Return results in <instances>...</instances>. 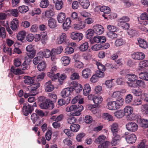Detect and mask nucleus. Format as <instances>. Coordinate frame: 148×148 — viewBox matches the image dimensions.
<instances>
[{
	"instance_id": "nucleus-1",
	"label": "nucleus",
	"mask_w": 148,
	"mask_h": 148,
	"mask_svg": "<svg viewBox=\"0 0 148 148\" xmlns=\"http://www.w3.org/2000/svg\"><path fill=\"white\" fill-rule=\"evenodd\" d=\"M83 107L81 104H78L77 105L73 104L67 106L66 108V110L68 112L74 111L75 112L73 113V115L78 116L81 114V112L83 110Z\"/></svg>"
},
{
	"instance_id": "nucleus-2",
	"label": "nucleus",
	"mask_w": 148,
	"mask_h": 148,
	"mask_svg": "<svg viewBox=\"0 0 148 148\" xmlns=\"http://www.w3.org/2000/svg\"><path fill=\"white\" fill-rule=\"evenodd\" d=\"M106 137L103 135H100L95 140V142L99 144L98 148H106L108 147L110 144L108 141H104Z\"/></svg>"
},
{
	"instance_id": "nucleus-3",
	"label": "nucleus",
	"mask_w": 148,
	"mask_h": 148,
	"mask_svg": "<svg viewBox=\"0 0 148 148\" xmlns=\"http://www.w3.org/2000/svg\"><path fill=\"white\" fill-rule=\"evenodd\" d=\"M36 107V102H34L33 105H30L27 103L24 104L23 108V113L25 116H27L29 114H31L34 109V107Z\"/></svg>"
},
{
	"instance_id": "nucleus-4",
	"label": "nucleus",
	"mask_w": 148,
	"mask_h": 148,
	"mask_svg": "<svg viewBox=\"0 0 148 148\" xmlns=\"http://www.w3.org/2000/svg\"><path fill=\"white\" fill-rule=\"evenodd\" d=\"M40 107L42 109H51L53 108V104L50 100L47 99L45 101L41 102L40 104Z\"/></svg>"
},
{
	"instance_id": "nucleus-5",
	"label": "nucleus",
	"mask_w": 148,
	"mask_h": 148,
	"mask_svg": "<svg viewBox=\"0 0 148 148\" xmlns=\"http://www.w3.org/2000/svg\"><path fill=\"white\" fill-rule=\"evenodd\" d=\"M114 136L111 141L112 146H115L120 141V136L117 134L118 130H111Z\"/></svg>"
},
{
	"instance_id": "nucleus-6",
	"label": "nucleus",
	"mask_w": 148,
	"mask_h": 148,
	"mask_svg": "<svg viewBox=\"0 0 148 148\" xmlns=\"http://www.w3.org/2000/svg\"><path fill=\"white\" fill-rule=\"evenodd\" d=\"M70 36L72 39L79 42L83 39L84 36L82 33L73 32L71 34Z\"/></svg>"
},
{
	"instance_id": "nucleus-7",
	"label": "nucleus",
	"mask_w": 148,
	"mask_h": 148,
	"mask_svg": "<svg viewBox=\"0 0 148 148\" xmlns=\"http://www.w3.org/2000/svg\"><path fill=\"white\" fill-rule=\"evenodd\" d=\"M132 57L135 60H140L143 59L145 58V55L143 53L136 52L133 53L132 54Z\"/></svg>"
},
{
	"instance_id": "nucleus-8",
	"label": "nucleus",
	"mask_w": 148,
	"mask_h": 148,
	"mask_svg": "<svg viewBox=\"0 0 148 148\" xmlns=\"http://www.w3.org/2000/svg\"><path fill=\"white\" fill-rule=\"evenodd\" d=\"M68 41L66 38V35L64 33H62L56 40V43L61 44L63 43L66 44Z\"/></svg>"
},
{
	"instance_id": "nucleus-9",
	"label": "nucleus",
	"mask_w": 148,
	"mask_h": 148,
	"mask_svg": "<svg viewBox=\"0 0 148 148\" xmlns=\"http://www.w3.org/2000/svg\"><path fill=\"white\" fill-rule=\"evenodd\" d=\"M73 91L72 88H67L64 89L61 92V95L62 97L65 98L69 97Z\"/></svg>"
},
{
	"instance_id": "nucleus-10",
	"label": "nucleus",
	"mask_w": 148,
	"mask_h": 148,
	"mask_svg": "<svg viewBox=\"0 0 148 148\" xmlns=\"http://www.w3.org/2000/svg\"><path fill=\"white\" fill-rule=\"evenodd\" d=\"M93 29L94 32L97 34H101L103 31V29L102 26L99 25H96L93 27Z\"/></svg>"
},
{
	"instance_id": "nucleus-11",
	"label": "nucleus",
	"mask_w": 148,
	"mask_h": 148,
	"mask_svg": "<svg viewBox=\"0 0 148 148\" xmlns=\"http://www.w3.org/2000/svg\"><path fill=\"white\" fill-rule=\"evenodd\" d=\"M92 100L95 104L94 106H95V107H98L101 103L103 101V98L100 96H95L93 97Z\"/></svg>"
},
{
	"instance_id": "nucleus-12",
	"label": "nucleus",
	"mask_w": 148,
	"mask_h": 148,
	"mask_svg": "<svg viewBox=\"0 0 148 148\" xmlns=\"http://www.w3.org/2000/svg\"><path fill=\"white\" fill-rule=\"evenodd\" d=\"M141 116L135 113L132 114L130 116L128 117L127 119L130 121L136 120L138 123L140 121V119Z\"/></svg>"
},
{
	"instance_id": "nucleus-13",
	"label": "nucleus",
	"mask_w": 148,
	"mask_h": 148,
	"mask_svg": "<svg viewBox=\"0 0 148 148\" xmlns=\"http://www.w3.org/2000/svg\"><path fill=\"white\" fill-rule=\"evenodd\" d=\"M45 90L46 92H51L54 89V86L52 84L51 82V81H49L45 83Z\"/></svg>"
},
{
	"instance_id": "nucleus-14",
	"label": "nucleus",
	"mask_w": 148,
	"mask_h": 148,
	"mask_svg": "<svg viewBox=\"0 0 148 148\" xmlns=\"http://www.w3.org/2000/svg\"><path fill=\"white\" fill-rule=\"evenodd\" d=\"M125 139L128 143L132 144L135 142L137 138L135 134H132L126 137Z\"/></svg>"
},
{
	"instance_id": "nucleus-15",
	"label": "nucleus",
	"mask_w": 148,
	"mask_h": 148,
	"mask_svg": "<svg viewBox=\"0 0 148 148\" xmlns=\"http://www.w3.org/2000/svg\"><path fill=\"white\" fill-rule=\"evenodd\" d=\"M24 79V82L27 85H30L34 83V79L33 77L29 76H24L23 77Z\"/></svg>"
},
{
	"instance_id": "nucleus-16",
	"label": "nucleus",
	"mask_w": 148,
	"mask_h": 148,
	"mask_svg": "<svg viewBox=\"0 0 148 148\" xmlns=\"http://www.w3.org/2000/svg\"><path fill=\"white\" fill-rule=\"evenodd\" d=\"M91 74V70L89 69L86 68L82 71V75L84 78L86 79L90 77Z\"/></svg>"
},
{
	"instance_id": "nucleus-17",
	"label": "nucleus",
	"mask_w": 148,
	"mask_h": 148,
	"mask_svg": "<svg viewBox=\"0 0 148 148\" xmlns=\"http://www.w3.org/2000/svg\"><path fill=\"white\" fill-rule=\"evenodd\" d=\"M133 108L130 106H126L124 109V113L126 116H130L133 113Z\"/></svg>"
},
{
	"instance_id": "nucleus-18",
	"label": "nucleus",
	"mask_w": 148,
	"mask_h": 148,
	"mask_svg": "<svg viewBox=\"0 0 148 148\" xmlns=\"http://www.w3.org/2000/svg\"><path fill=\"white\" fill-rule=\"evenodd\" d=\"M40 86L39 82L34 83L33 84L30 86L27 89L31 92H34L36 89Z\"/></svg>"
},
{
	"instance_id": "nucleus-19",
	"label": "nucleus",
	"mask_w": 148,
	"mask_h": 148,
	"mask_svg": "<svg viewBox=\"0 0 148 148\" xmlns=\"http://www.w3.org/2000/svg\"><path fill=\"white\" fill-rule=\"evenodd\" d=\"M78 1L80 5L84 9H87L90 5L88 0H78Z\"/></svg>"
},
{
	"instance_id": "nucleus-20",
	"label": "nucleus",
	"mask_w": 148,
	"mask_h": 148,
	"mask_svg": "<svg viewBox=\"0 0 148 148\" xmlns=\"http://www.w3.org/2000/svg\"><path fill=\"white\" fill-rule=\"evenodd\" d=\"M148 67V60H144L140 62L138 69L139 71H142L145 67Z\"/></svg>"
},
{
	"instance_id": "nucleus-21",
	"label": "nucleus",
	"mask_w": 148,
	"mask_h": 148,
	"mask_svg": "<svg viewBox=\"0 0 148 148\" xmlns=\"http://www.w3.org/2000/svg\"><path fill=\"white\" fill-rule=\"evenodd\" d=\"M126 126L127 130H137L138 128L137 125L134 122L128 123Z\"/></svg>"
},
{
	"instance_id": "nucleus-22",
	"label": "nucleus",
	"mask_w": 148,
	"mask_h": 148,
	"mask_svg": "<svg viewBox=\"0 0 148 148\" xmlns=\"http://www.w3.org/2000/svg\"><path fill=\"white\" fill-rule=\"evenodd\" d=\"M107 108L111 110H114L118 108L115 101H111L109 102L107 104Z\"/></svg>"
},
{
	"instance_id": "nucleus-23",
	"label": "nucleus",
	"mask_w": 148,
	"mask_h": 148,
	"mask_svg": "<svg viewBox=\"0 0 148 148\" xmlns=\"http://www.w3.org/2000/svg\"><path fill=\"white\" fill-rule=\"evenodd\" d=\"M71 21L70 18H67L63 24V29L65 30H67L70 27V25Z\"/></svg>"
},
{
	"instance_id": "nucleus-24",
	"label": "nucleus",
	"mask_w": 148,
	"mask_h": 148,
	"mask_svg": "<svg viewBox=\"0 0 148 148\" xmlns=\"http://www.w3.org/2000/svg\"><path fill=\"white\" fill-rule=\"evenodd\" d=\"M19 25L18 20L15 18L12 21L11 23V27L13 30H16L18 28Z\"/></svg>"
},
{
	"instance_id": "nucleus-25",
	"label": "nucleus",
	"mask_w": 148,
	"mask_h": 148,
	"mask_svg": "<svg viewBox=\"0 0 148 148\" xmlns=\"http://www.w3.org/2000/svg\"><path fill=\"white\" fill-rule=\"evenodd\" d=\"M126 77L128 81L130 82H134L138 78V76L132 73L127 74Z\"/></svg>"
},
{
	"instance_id": "nucleus-26",
	"label": "nucleus",
	"mask_w": 148,
	"mask_h": 148,
	"mask_svg": "<svg viewBox=\"0 0 148 148\" xmlns=\"http://www.w3.org/2000/svg\"><path fill=\"white\" fill-rule=\"evenodd\" d=\"M10 70L14 74L17 75L23 74L24 73V72L22 71L20 69L16 68L14 66H12L11 67Z\"/></svg>"
},
{
	"instance_id": "nucleus-27",
	"label": "nucleus",
	"mask_w": 148,
	"mask_h": 148,
	"mask_svg": "<svg viewBox=\"0 0 148 148\" xmlns=\"http://www.w3.org/2000/svg\"><path fill=\"white\" fill-rule=\"evenodd\" d=\"M140 120V122H138V123L140 124L141 127L144 129L148 128V120H147L142 119L141 118Z\"/></svg>"
},
{
	"instance_id": "nucleus-28",
	"label": "nucleus",
	"mask_w": 148,
	"mask_h": 148,
	"mask_svg": "<svg viewBox=\"0 0 148 148\" xmlns=\"http://www.w3.org/2000/svg\"><path fill=\"white\" fill-rule=\"evenodd\" d=\"M31 119L33 123L34 124H38L40 123V118L36 114L33 113L32 114Z\"/></svg>"
},
{
	"instance_id": "nucleus-29",
	"label": "nucleus",
	"mask_w": 148,
	"mask_h": 148,
	"mask_svg": "<svg viewBox=\"0 0 148 148\" xmlns=\"http://www.w3.org/2000/svg\"><path fill=\"white\" fill-rule=\"evenodd\" d=\"M66 18V15L64 12H61L58 15L57 19L59 23H62L63 22Z\"/></svg>"
},
{
	"instance_id": "nucleus-30",
	"label": "nucleus",
	"mask_w": 148,
	"mask_h": 148,
	"mask_svg": "<svg viewBox=\"0 0 148 148\" xmlns=\"http://www.w3.org/2000/svg\"><path fill=\"white\" fill-rule=\"evenodd\" d=\"M138 43L139 46L142 48L145 49L148 47V44L143 39H139L138 40Z\"/></svg>"
},
{
	"instance_id": "nucleus-31",
	"label": "nucleus",
	"mask_w": 148,
	"mask_h": 148,
	"mask_svg": "<svg viewBox=\"0 0 148 148\" xmlns=\"http://www.w3.org/2000/svg\"><path fill=\"white\" fill-rule=\"evenodd\" d=\"M83 91V94L85 96L88 95L91 91V88L89 84H86L84 85Z\"/></svg>"
},
{
	"instance_id": "nucleus-32",
	"label": "nucleus",
	"mask_w": 148,
	"mask_h": 148,
	"mask_svg": "<svg viewBox=\"0 0 148 148\" xmlns=\"http://www.w3.org/2000/svg\"><path fill=\"white\" fill-rule=\"evenodd\" d=\"M49 26L51 28H53L57 26V22L55 19L51 18L49 19L48 21Z\"/></svg>"
},
{
	"instance_id": "nucleus-33",
	"label": "nucleus",
	"mask_w": 148,
	"mask_h": 148,
	"mask_svg": "<svg viewBox=\"0 0 148 148\" xmlns=\"http://www.w3.org/2000/svg\"><path fill=\"white\" fill-rule=\"evenodd\" d=\"M86 25L84 22L81 21L78 23L74 25V29L76 30L81 29L84 28L85 27Z\"/></svg>"
},
{
	"instance_id": "nucleus-34",
	"label": "nucleus",
	"mask_w": 148,
	"mask_h": 148,
	"mask_svg": "<svg viewBox=\"0 0 148 148\" xmlns=\"http://www.w3.org/2000/svg\"><path fill=\"white\" fill-rule=\"evenodd\" d=\"M102 117L108 121H114L113 116L107 113H103L102 115Z\"/></svg>"
},
{
	"instance_id": "nucleus-35",
	"label": "nucleus",
	"mask_w": 148,
	"mask_h": 148,
	"mask_svg": "<svg viewBox=\"0 0 148 148\" xmlns=\"http://www.w3.org/2000/svg\"><path fill=\"white\" fill-rule=\"evenodd\" d=\"M99 9L101 11L104 12L105 15L109 14L111 11L110 8L105 6H103L100 7Z\"/></svg>"
},
{
	"instance_id": "nucleus-36",
	"label": "nucleus",
	"mask_w": 148,
	"mask_h": 148,
	"mask_svg": "<svg viewBox=\"0 0 148 148\" xmlns=\"http://www.w3.org/2000/svg\"><path fill=\"white\" fill-rule=\"evenodd\" d=\"M25 34L26 32L25 31H22L20 32L17 35L18 40L22 41L24 39Z\"/></svg>"
},
{
	"instance_id": "nucleus-37",
	"label": "nucleus",
	"mask_w": 148,
	"mask_h": 148,
	"mask_svg": "<svg viewBox=\"0 0 148 148\" xmlns=\"http://www.w3.org/2000/svg\"><path fill=\"white\" fill-rule=\"evenodd\" d=\"M41 41L42 43L43 44H45L47 41L48 40V37L47 35V32H43V34H41Z\"/></svg>"
},
{
	"instance_id": "nucleus-38",
	"label": "nucleus",
	"mask_w": 148,
	"mask_h": 148,
	"mask_svg": "<svg viewBox=\"0 0 148 148\" xmlns=\"http://www.w3.org/2000/svg\"><path fill=\"white\" fill-rule=\"evenodd\" d=\"M46 64L45 62H41L38 65V69L39 71H43L46 68Z\"/></svg>"
},
{
	"instance_id": "nucleus-39",
	"label": "nucleus",
	"mask_w": 148,
	"mask_h": 148,
	"mask_svg": "<svg viewBox=\"0 0 148 148\" xmlns=\"http://www.w3.org/2000/svg\"><path fill=\"white\" fill-rule=\"evenodd\" d=\"M70 59L68 56H63L61 59V60L62 61V64L64 66L68 65L70 62Z\"/></svg>"
},
{
	"instance_id": "nucleus-40",
	"label": "nucleus",
	"mask_w": 148,
	"mask_h": 148,
	"mask_svg": "<svg viewBox=\"0 0 148 148\" xmlns=\"http://www.w3.org/2000/svg\"><path fill=\"white\" fill-rule=\"evenodd\" d=\"M7 12H9L11 15L15 17L18 16L19 14L18 10L16 9L8 10L7 11Z\"/></svg>"
},
{
	"instance_id": "nucleus-41",
	"label": "nucleus",
	"mask_w": 148,
	"mask_h": 148,
	"mask_svg": "<svg viewBox=\"0 0 148 148\" xmlns=\"http://www.w3.org/2000/svg\"><path fill=\"white\" fill-rule=\"evenodd\" d=\"M139 77L143 79L148 81V73L147 72H141L139 75Z\"/></svg>"
},
{
	"instance_id": "nucleus-42",
	"label": "nucleus",
	"mask_w": 148,
	"mask_h": 148,
	"mask_svg": "<svg viewBox=\"0 0 148 148\" xmlns=\"http://www.w3.org/2000/svg\"><path fill=\"white\" fill-rule=\"evenodd\" d=\"M63 48L62 47H58L55 49L54 48L51 49L52 52L55 55L60 54L63 50Z\"/></svg>"
},
{
	"instance_id": "nucleus-43",
	"label": "nucleus",
	"mask_w": 148,
	"mask_h": 148,
	"mask_svg": "<svg viewBox=\"0 0 148 148\" xmlns=\"http://www.w3.org/2000/svg\"><path fill=\"white\" fill-rule=\"evenodd\" d=\"M88 43L87 42H85L81 45L79 49L82 51H84L88 49Z\"/></svg>"
},
{
	"instance_id": "nucleus-44",
	"label": "nucleus",
	"mask_w": 148,
	"mask_h": 148,
	"mask_svg": "<svg viewBox=\"0 0 148 148\" xmlns=\"http://www.w3.org/2000/svg\"><path fill=\"white\" fill-rule=\"evenodd\" d=\"M45 76V74L43 72L41 73L40 74L37 76L35 78L36 82H39L43 79Z\"/></svg>"
},
{
	"instance_id": "nucleus-45",
	"label": "nucleus",
	"mask_w": 148,
	"mask_h": 148,
	"mask_svg": "<svg viewBox=\"0 0 148 148\" xmlns=\"http://www.w3.org/2000/svg\"><path fill=\"white\" fill-rule=\"evenodd\" d=\"M114 114L117 118H122L124 116V113L123 110H120L115 112Z\"/></svg>"
},
{
	"instance_id": "nucleus-46",
	"label": "nucleus",
	"mask_w": 148,
	"mask_h": 148,
	"mask_svg": "<svg viewBox=\"0 0 148 148\" xmlns=\"http://www.w3.org/2000/svg\"><path fill=\"white\" fill-rule=\"evenodd\" d=\"M18 10L21 13H24L28 11V8L27 6L22 5L18 7Z\"/></svg>"
},
{
	"instance_id": "nucleus-47",
	"label": "nucleus",
	"mask_w": 148,
	"mask_h": 148,
	"mask_svg": "<svg viewBox=\"0 0 148 148\" xmlns=\"http://www.w3.org/2000/svg\"><path fill=\"white\" fill-rule=\"evenodd\" d=\"M115 102L119 108L123 105L124 99L121 97H119L117 99Z\"/></svg>"
},
{
	"instance_id": "nucleus-48",
	"label": "nucleus",
	"mask_w": 148,
	"mask_h": 148,
	"mask_svg": "<svg viewBox=\"0 0 148 148\" xmlns=\"http://www.w3.org/2000/svg\"><path fill=\"white\" fill-rule=\"evenodd\" d=\"M94 31L93 29H89L86 32V37L87 38L90 39L94 35Z\"/></svg>"
},
{
	"instance_id": "nucleus-49",
	"label": "nucleus",
	"mask_w": 148,
	"mask_h": 148,
	"mask_svg": "<svg viewBox=\"0 0 148 148\" xmlns=\"http://www.w3.org/2000/svg\"><path fill=\"white\" fill-rule=\"evenodd\" d=\"M49 2L47 0H42L40 3V6L42 8H45L49 6Z\"/></svg>"
},
{
	"instance_id": "nucleus-50",
	"label": "nucleus",
	"mask_w": 148,
	"mask_h": 148,
	"mask_svg": "<svg viewBox=\"0 0 148 148\" xmlns=\"http://www.w3.org/2000/svg\"><path fill=\"white\" fill-rule=\"evenodd\" d=\"M125 43V40L122 38L118 39L116 40L115 42V45L117 46H120Z\"/></svg>"
},
{
	"instance_id": "nucleus-51",
	"label": "nucleus",
	"mask_w": 148,
	"mask_h": 148,
	"mask_svg": "<svg viewBox=\"0 0 148 148\" xmlns=\"http://www.w3.org/2000/svg\"><path fill=\"white\" fill-rule=\"evenodd\" d=\"M132 92L133 94L136 96H139L141 95L142 94V90L140 89H138L137 90L132 89Z\"/></svg>"
},
{
	"instance_id": "nucleus-52",
	"label": "nucleus",
	"mask_w": 148,
	"mask_h": 148,
	"mask_svg": "<svg viewBox=\"0 0 148 148\" xmlns=\"http://www.w3.org/2000/svg\"><path fill=\"white\" fill-rule=\"evenodd\" d=\"M96 65L99 70L101 71H105L106 70V67L105 66L100 62H97L96 63Z\"/></svg>"
},
{
	"instance_id": "nucleus-53",
	"label": "nucleus",
	"mask_w": 148,
	"mask_h": 148,
	"mask_svg": "<svg viewBox=\"0 0 148 148\" xmlns=\"http://www.w3.org/2000/svg\"><path fill=\"white\" fill-rule=\"evenodd\" d=\"M49 97L51 99V100H50L52 102H55L56 101L57 97L56 95L53 92H51L48 94Z\"/></svg>"
},
{
	"instance_id": "nucleus-54",
	"label": "nucleus",
	"mask_w": 148,
	"mask_h": 148,
	"mask_svg": "<svg viewBox=\"0 0 148 148\" xmlns=\"http://www.w3.org/2000/svg\"><path fill=\"white\" fill-rule=\"evenodd\" d=\"M133 97L131 94H128L126 96L125 102L126 103H130L133 99Z\"/></svg>"
},
{
	"instance_id": "nucleus-55",
	"label": "nucleus",
	"mask_w": 148,
	"mask_h": 148,
	"mask_svg": "<svg viewBox=\"0 0 148 148\" xmlns=\"http://www.w3.org/2000/svg\"><path fill=\"white\" fill-rule=\"evenodd\" d=\"M118 24L119 25L124 29H127L129 27V25L126 22H119Z\"/></svg>"
},
{
	"instance_id": "nucleus-56",
	"label": "nucleus",
	"mask_w": 148,
	"mask_h": 148,
	"mask_svg": "<svg viewBox=\"0 0 148 148\" xmlns=\"http://www.w3.org/2000/svg\"><path fill=\"white\" fill-rule=\"evenodd\" d=\"M136 83L137 85L139 86L145 88L146 87V84L144 81L141 80H136Z\"/></svg>"
},
{
	"instance_id": "nucleus-57",
	"label": "nucleus",
	"mask_w": 148,
	"mask_h": 148,
	"mask_svg": "<svg viewBox=\"0 0 148 148\" xmlns=\"http://www.w3.org/2000/svg\"><path fill=\"white\" fill-rule=\"evenodd\" d=\"M115 32H108L107 35L108 37L111 39L116 38L117 37V35Z\"/></svg>"
},
{
	"instance_id": "nucleus-58",
	"label": "nucleus",
	"mask_w": 148,
	"mask_h": 148,
	"mask_svg": "<svg viewBox=\"0 0 148 148\" xmlns=\"http://www.w3.org/2000/svg\"><path fill=\"white\" fill-rule=\"evenodd\" d=\"M84 121L86 123L89 124L92 123V119L91 116L87 115L85 116Z\"/></svg>"
},
{
	"instance_id": "nucleus-59",
	"label": "nucleus",
	"mask_w": 148,
	"mask_h": 148,
	"mask_svg": "<svg viewBox=\"0 0 148 148\" xmlns=\"http://www.w3.org/2000/svg\"><path fill=\"white\" fill-rule=\"evenodd\" d=\"M141 109L142 111L148 116V104L143 105L142 106Z\"/></svg>"
},
{
	"instance_id": "nucleus-60",
	"label": "nucleus",
	"mask_w": 148,
	"mask_h": 148,
	"mask_svg": "<svg viewBox=\"0 0 148 148\" xmlns=\"http://www.w3.org/2000/svg\"><path fill=\"white\" fill-rule=\"evenodd\" d=\"M78 130H64V133L68 136H71L73 135V132H77Z\"/></svg>"
},
{
	"instance_id": "nucleus-61",
	"label": "nucleus",
	"mask_w": 148,
	"mask_h": 148,
	"mask_svg": "<svg viewBox=\"0 0 148 148\" xmlns=\"http://www.w3.org/2000/svg\"><path fill=\"white\" fill-rule=\"evenodd\" d=\"M67 121L69 123L72 125L76 122L77 120L75 117L70 116L67 119Z\"/></svg>"
},
{
	"instance_id": "nucleus-62",
	"label": "nucleus",
	"mask_w": 148,
	"mask_h": 148,
	"mask_svg": "<svg viewBox=\"0 0 148 148\" xmlns=\"http://www.w3.org/2000/svg\"><path fill=\"white\" fill-rule=\"evenodd\" d=\"M75 65L77 68L80 69L84 66L83 63L79 60H76L75 62Z\"/></svg>"
},
{
	"instance_id": "nucleus-63",
	"label": "nucleus",
	"mask_w": 148,
	"mask_h": 148,
	"mask_svg": "<svg viewBox=\"0 0 148 148\" xmlns=\"http://www.w3.org/2000/svg\"><path fill=\"white\" fill-rule=\"evenodd\" d=\"M44 57L46 58H49L51 54L52 53V51H51L49 50L46 49L43 51Z\"/></svg>"
},
{
	"instance_id": "nucleus-64",
	"label": "nucleus",
	"mask_w": 148,
	"mask_h": 148,
	"mask_svg": "<svg viewBox=\"0 0 148 148\" xmlns=\"http://www.w3.org/2000/svg\"><path fill=\"white\" fill-rule=\"evenodd\" d=\"M140 19L143 20H148V14L145 12L142 14L140 16Z\"/></svg>"
}]
</instances>
